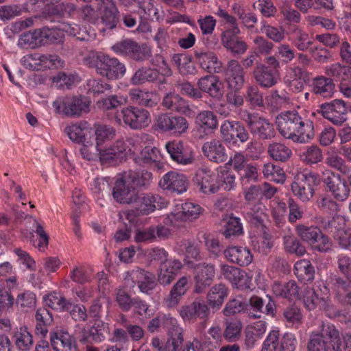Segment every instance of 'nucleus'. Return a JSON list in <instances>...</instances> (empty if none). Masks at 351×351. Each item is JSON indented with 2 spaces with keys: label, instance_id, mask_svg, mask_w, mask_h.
Instances as JSON below:
<instances>
[{
  "label": "nucleus",
  "instance_id": "obj_18",
  "mask_svg": "<svg viewBox=\"0 0 351 351\" xmlns=\"http://www.w3.org/2000/svg\"><path fill=\"white\" fill-rule=\"evenodd\" d=\"M128 146L123 140H117L109 147L99 150V160L103 164L117 165L125 160Z\"/></svg>",
  "mask_w": 351,
  "mask_h": 351
},
{
  "label": "nucleus",
  "instance_id": "obj_17",
  "mask_svg": "<svg viewBox=\"0 0 351 351\" xmlns=\"http://www.w3.org/2000/svg\"><path fill=\"white\" fill-rule=\"evenodd\" d=\"M194 291L201 293L210 286L215 276V266L213 263L203 262L193 267Z\"/></svg>",
  "mask_w": 351,
  "mask_h": 351
},
{
  "label": "nucleus",
  "instance_id": "obj_54",
  "mask_svg": "<svg viewBox=\"0 0 351 351\" xmlns=\"http://www.w3.org/2000/svg\"><path fill=\"white\" fill-rule=\"evenodd\" d=\"M197 125L204 130H215L218 125L217 116L209 110L200 112L195 118Z\"/></svg>",
  "mask_w": 351,
  "mask_h": 351
},
{
  "label": "nucleus",
  "instance_id": "obj_63",
  "mask_svg": "<svg viewBox=\"0 0 351 351\" xmlns=\"http://www.w3.org/2000/svg\"><path fill=\"white\" fill-rule=\"evenodd\" d=\"M90 86L89 93L94 97L107 95L111 93L112 90V86L103 79L93 80Z\"/></svg>",
  "mask_w": 351,
  "mask_h": 351
},
{
  "label": "nucleus",
  "instance_id": "obj_11",
  "mask_svg": "<svg viewBox=\"0 0 351 351\" xmlns=\"http://www.w3.org/2000/svg\"><path fill=\"white\" fill-rule=\"evenodd\" d=\"M155 126L157 130L160 131L170 132L176 136H181L188 132L189 123L182 116L162 113L157 117Z\"/></svg>",
  "mask_w": 351,
  "mask_h": 351
},
{
  "label": "nucleus",
  "instance_id": "obj_32",
  "mask_svg": "<svg viewBox=\"0 0 351 351\" xmlns=\"http://www.w3.org/2000/svg\"><path fill=\"white\" fill-rule=\"evenodd\" d=\"M311 289L315 290V293H317L319 300H321V309L324 311L326 315H334L333 308L335 306L331 302L330 297V287L327 285V280L324 282L322 280H317L314 282ZM317 295V294H315Z\"/></svg>",
  "mask_w": 351,
  "mask_h": 351
},
{
  "label": "nucleus",
  "instance_id": "obj_5",
  "mask_svg": "<svg viewBox=\"0 0 351 351\" xmlns=\"http://www.w3.org/2000/svg\"><path fill=\"white\" fill-rule=\"evenodd\" d=\"M165 204L163 199L152 193H136L130 203L132 208L125 213V217L130 221H134L136 217L148 215Z\"/></svg>",
  "mask_w": 351,
  "mask_h": 351
},
{
  "label": "nucleus",
  "instance_id": "obj_23",
  "mask_svg": "<svg viewBox=\"0 0 351 351\" xmlns=\"http://www.w3.org/2000/svg\"><path fill=\"white\" fill-rule=\"evenodd\" d=\"M101 299V298L99 297L94 300L89 310V317H93V320H89V324L94 322L89 329V338L91 337L93 341L95 342H100L105 339L104 334L105 331L104 324L100 319L99 316L102 306Z\"/></svg>",
  "mask_w": 351,
  "mask_h": 351
},
{
  "label": "nucleus",
  "instance_id": "obj_46",
  "mask_svg": "<svg viewBox=\"0 0 351 351\" xmlns=\"http://www.w3.org/2000/svg\"><path fill=\"white\" fill-rule=\"evenodd\" d=\"M129 96L133 103L141 106L154 107L157 104L155 95L152 92L134 88L130 90Z\"/></svg>",
  "mask_w": 351,
  "mask_h": 351
},
{
  "label": "nucleus",
  "instance_id": "obj_26",
  "mask_svg": "<svg viewBox=\"0 0 351 351\" xmlns=\"http://www.w3.org/2000/svg\"><path fill=\"white\" fill-rule=\"evenodd\" d=\"M220 272L221 275L229 281L234 288L245 289L250 287L249 278L243 270L232 265L221 264Z\"/></svg>",
  "mask_w": 351,
  "mask_h": 351
},
{
  "label": "nucleus",
  "instance_id": "obj_58",
  "mask_svg": "<svg viewBox=\"0 0 351 351\" xmlns=\"http://www.w3.org/2000/svg\"><path fill=\"white\" fill-rule=\"evenodd\" d=\"M245 100L254 108H262L265 106L263 93L256 85L246 88Z\"/></svg>",
  "mask_w": 351,
  "mask_h": 351
},
{
  "label": "nucleus",
  "instance_id": "obj_40",
  "mask_svg": "<svg viewBox=\"0 0 351 351\" xmlns=\"http://www.w3.org/2000/svg\"><path fill=\"white\" fill-rule=\"evenodd\" d=\"M188 283L189 278L182 276L173 285L169 295L165 299L168 306L174 307L179 304L182 296L184 295L188 291Z\"/></svg>",
  "mask_w": 351,
  "mask_h": 351
},
{
  "label": "nucleus",
  "instance_id": "obj_2",
  "mask_svg": "<svg viewBox=\"0 0 351 351\" xmlns=\"http://www.w3.org/2000/svg\"><path fill=\"white\" fill-rule=\"evenodd\" d=\"M89 67L109 80L121 79L126 73V66L118 58L101 53L89 52Z\"/></svg>",
  "mask_w": 351,
  "mask_h": 351
},
{
  "label": "nucleus",
  "instance_id": "obj_15",
  "mask_svg": "<svg viewBox=\"0 0 351 351\" xmlns=\"http://www.w3.org/2000/svg\"><path fill=\"white\" fill-rule=\"evenodd\" d=\"M319 107L323 117L337 125H341L347 120V114L351 110V106L343 99H334Z\"/></svg>",
  "mask_w": 351,
  "mask_h": 351
},
{
  "label": "nucleus",
  "instance_id": "obj_38",
  "mask_svg": "<svg viewBox=\"0 0 351 351\" xmlns=\"http://www.w3.org/2000/svg\"><path fill=\"white\" fill-rule=\"evenodd\" d=\"M326 280L327 285L332 291L335 300L351 288V278L341 276L337 273H330Z\"/></svg>",
  "mask_w": 351,
  "mask_h": 351
},
{
  "label": "nucleus",
  "instance_id": "obj_36",
  "mask_svg": "<svg viewBox=\"0 0 351 351\" xmlns=\"http://www.w3.org/2000/svg\"><path fill=\"white\" fill-rule=\"evenodd\" d=\"M12 339L18 351H30L33 337L25 326H17L12 332Z\"/></svg>",
  "mask_w": 351,
  "mask_h": 351
},
{
  "label": "nucleus",
  "instance_id": "obj_47",
  "mask_svg": "<svg viewBox=\"0 0 351 351\" xmlns=\"http://www.w3.org/2000/svg\"><path fill=\"white\" fill-rule=\"evenodd\" d=\"M51 343L56 351H60L59 345L62 347V351H75V343L67 332L51 334Z\"/></svg>",
  "mask_w": 351,
  "mask_h": 351
},
{
  "label": "nucleus",
  "instance_id": "obj_22",
  "mask_svg": "<svg viewBox=\"0 0 351 351\" xmlns=\"http://www.w3.org/2000/svg\"><path fill=\"white\" fill-rule=\"evenodd\" d=\"M158 82V89L162 90L166 84V79L162 77L159 71L149 66H141L132 75L130 80L131 84L134 86L142 85L147 82L153 83Z\"/></svg>",
  "mask_w": 351,
  "mask_h": 351
},
{
  "label": "nucleus",
  "instance_id": "obj_8",
  "mask_svg": "<svg viewBox=\"0 0 351 351\" xmlns=\"http://www.w3.org/2000/svg\"><path fill=\"white\" fill-rule=\"evenodd\" d=\"M111 49L117 54L136 62H144L149 60L152 56V49L145 43L138 42L126 38L117 42L111 47Z\"/></svg>",
  "mask_w": 351,
  "mask_h": 351
},
{
  "label": "nucleus",
  "instance_id": "obj_56",
  "mask_svg": "<svg viewBox=\"0 0 351 351\" xmlns=\"http://www.w3.org/2000/svg\"><path fill=\"white\" fill-rule=\"evenodd\" d=\"M202 212L201 206L197 204L186 202L182 204L178 217L184 221H193L197 219Z\"/></svg>",
  "mask_w": 351,
  "mask_h": 351
},
{
  "label": "nucleus",
  "instance_id": "obj_21",
  "mask_svg": "<svg viewBox=\"0 0 351 351\" xmlns=\"http://www.w3.org/2000/svg\"><path fill=\"white\" fill-rule=\"evenodd\" d=\"M158 184L163 190L179 195L187 191L189 182L183 173L171 171L162 176Z\"/></svg>",
  "mask_w": 351,
  "mask_h": 351
},
{
  "label": "nucleus",
  "instance_id": "obj_13",
  "mask_svg": "<svg viewBox=\"0 0 351 351\" xmlns=\"http://www.w3.org/2000/svg\"><path fill=\"white\" fill-rule=\"evenodd\" d=\"M124 124L134 130L146 128L151 123L152 119L148 110L136 106H127L121 110Z\"/></svg>",
  "mask_w": 351,
  "mask_h": 351
},
{
  "label": "nucleus",
  "instance_id": "obj_3",
  "mask_svg": "<svg viewBox=\"0 0 351 351\" xmlns=\"http://www.w3.org/2000/svg\"><path fill=\"white\" fill-rule=\"evenodd\" d=\"M307 351H342L339 332L332 324L323 326L319 333H313Z\"/></svg>",
  "mask_w": 351,
  "mask_h": 351
},
{
  "label": "nucleus",
  "instance_id": "obj_42",
  "mask_svg": "<svg viewBox=\"0 0 351 351\" xmlns=\"http://www.w3.org/2000/svg\"><path fill=\"white\" fill-rule=\"evenodd\" d=\"M133 187L147 188L152 181V173L147 170H129L123 173Z\"/></svg>",
  "mask_w": 351,
  "mask_h": 351
},
{
  "label": "nucleus",
  "instance_id": "obj_44",
  "mask_svg": "<svg viewBox=\"0 0 351 351\" xmlns=\"http://www.w3.org/2000/svg\"><path fill=\"white\" fill-rule=\"evenodd\" d=\"M93 129L94 130L95 147L97 151L101 149V146L106 141L112 140L116 135V130L109 125L95 123Z\"/></svg>",
  "mask_w": 351,
  "mask_h": 351
},
{
  "label": "nucleus",
  "instance_id": "obj_50",
  "mask_svg": "<svg viewBox=\"0 0 351 351\" xmlns=\"http://www.w3.org/2000/svg\"><path fill=\"white\" fill-rule=\"evenodd\" d=\"M267 153L273 160L282 162L288 160L292 154L289 147L285 144L276 142L269 144Z\"/></svg>",
  "mask_w": 351,
  "mask_h": 351
},
{
  "label": "nucleus",
  "instance_id": "obj_45",
  "mask_svg": "<svg viewBox=\"0 0 351 351\" xmlns=\"http://www.w3.org/2000/svg\"><path fill=\"white\" fill-rule=\"evenodd\" d=\"M326 73L338 82L339 85L351 82V67L349 66L333 64L326 69Z\"/></svg>",
  "mask_w": 351,
  "mask_h": 351
},
{
  "label": "nucleus",
  "instance_id": "obj_14",
  "mask_svg": "<svg viewBox=\"0 0 351 351\" xmlns=\"http://www.w3.org/2000/svg\"><path fill=\"white\" fill-rule=\"evenodd\" d=\"M58 112L67 117H77L88 107V99L85 96H74L60 98L53 103Z\"/></svg>",
  "mask_w": 351,
  "mask_h": 351
},
{
  "label": "nucleus",
  "instance_id": "obj_1",
  "mask_svg": "<svg viewBox=\"0 0 351 351\" xmlns=\"http://www.w3.org/2000/svg\"><path fill=\"white\" fill-rule=\"evenodd\" d=\"M279 133L295 143H304L315 136L313 123L296 110L285 111L276 118Z\"/></svg>",
  "mask_w": 351,
  "mask_h": 351
},
{
  "label": "nucleus",
  "instance_id": "obj_39",
  "mask_svg": "<svg viewBox=\"0 0 351 351\" xmlns=\"http://www.w3.org/2000/svg\"><path fill=\"white\" fill-rule=\"evenodd\" d=\"M228 295V289L223 283L213 286L207 294V302L213 310H219Z\"/></svg>",
  "mask_w": 351,
  "mask_h": 351
},
{
  "label": "nucleus",
  "instance_id": "obj_28",
  "mask_svg": "<svg viewBox=\"0 0 351 351\" xmlns=\"http://www.w3.org/2000/svg\"><path fill=\"white\" fill-rule=\"evenodd\" d=\"M226 81L228 88L241 89L245 83V71L237 60H230L227 63Z\"/></svg>",
  "mask_w": 351,
  "mask_h": 351
},
{
  "label": "nucleus",
  "instance_id": "obj_16",
  "mask_svg": "<svg viewBox=\"0 0 351 351\" xmlns=\"http://www.w3.org/2000/svg\"><path fill=\"white\" fill-rule=\"evenodd\" d=\"M322 182L336 199L344 201L348 197L349 185L346 179L342 178L339 174L326 170L323 173Z\"/></svg>",
  "mask_w": 351,
  "mask_h": 351
},
{
  "label": "nucleus",
  "instance_id": "obj_20",
  "mask_svg": "<svg viewBox=\"0 0 351 351\" xmlns=\"http://www.w3.org/2000/svg\"><path fill=\"white\" fill-rule=\"evenodd\" d=\"M247 304L253 311L249 313V316L252 318H261L263 313L270 315L272 317L276 316V303L272 298L268 295H265V298L252 295Z\"/></svg>",
  "mask_w": 351,
  "mask_h": 351
},
{
  "label": "nucleus",
  "instance_id": "obj_57",
  "mask_svg": "<svg viewBox=\"0 0 351 351\" xmlns=\"http://www.w3.org/2000/svg\"><path fill=\"white\" fill-rule=\"evenodd\" d=\"M223 227V234L226 239L231 237H239L243 233L240 218L234 216H230Z\"/></svg>",
  "mask_w": 351,
  "mask_h": 351
},
{
  "label": "nucleus",
  "instance_id": "obj_37",
  "mask_svg": "<svg viewBox=\"0 0 351 351\" xmlns=\"http://www.w3.org/2000/svg\"><path fill=\"white\" fill-rule=\"evenodd\" d=\"M164 108L179 113L186 114L191 111L189 102L175 92L167 93L162 99Z\"/></svg>",
  "mask_w": 351,
  "mask_h": 351
},
{
  "label": "nucleus",
  "instance_id": "obj_29",
  "mask_svg": "<svg viewBox=\"0 0 351 351\" xmlns=\"http://www.w3.org/2000/svg\"><path fill=\"white\" fill-rule=\"evenodd\" d=\"M195 58L199 66L210 73H219L222 69V63L213 51L195 50Z\"/></svg>",
  "mask_w": 351,
  "mask_h": 351
},
{
  "label": "nucleus",
  "instance_id": "obj_49",
  "mask_svg": "<svg viewBox=\"0 0 351 351\" xmlns=\"http://www.w3.org/2000/svg\"><path fill=\"white\" fill-rule=\"evenodd\" d=\"M61 0H30L32 5H38L41 8L42 13L45 16L61 15L63 11V3H60Z\"/></svg>",
  "mask_w": 351,
  "mask_h": 351
},
{
  "label": "nucleus",
  "instance_id": "obj_48",
  "mask_svg": "<svg viewBox=\"0 0 351 351\" xmlns=\"http://www.w3.org/2000/svg\"><path fill=\"white\" fill-rule=\"evenodd\" d=\"M127 99L122 95H110L98 99L94 104V108L103 111L112 110L126 104Z\"/></svg>",
  "mask_w": 351,
  "mask_h": 351
},
{
  "label": "nucleus",
  "instance_id": "obj_4",
  "mask_svg": "<svg viewBox=\"0 0 351 351\" xmlns=\"http://www.w3.org/2000/svg\"><path fill=\"white\" fill-rule=\"evenodd\" d=\"M89 23H95L99 19L109 29L116 27L119 11L112 0H89Z\"/></svg>",
  "mask_w": 351,
  "mask_h": 351
},
{
  "label": "nucleus",
  "instance_id": "obj_7",
  "mask_svg": "<svg viewBox=\"0 0 351 351\" xmlns=\"http://www.w3.org/2000/svg\"><path fill=\"white\" fill-rule=\"evenodd\" d=\"M320 183L319 176L317 173L304 170L298 172L294 177L291 185L295 196L302 202H309L315 194V188Z\"/></svg>",
  "mask_w": 351,
  "mask_h": 351
},
{
  "label": "nucleus",
  "instance_id": "obj_19",
  "mask_svg": "<svg viewBox=\"0 0 351 351\" xmlns=\"http://www.w3.org/2000/svg\"><path fill=\"white\" fill-rule=\"evenodd\" d=\"M69 138L80 145L79 155L85 160H88L86 135L88 134V122L77 121L65 128Z\"/></svg>",
  "mask_w": 351,
  "mask_h": 351
},
{
  "label": "nucleus",
  "instance_id": "obj_53",
  "mask_svg": "<svg viewBox=\"0 0 351 351\" xmlns=\"http://www.w3.org/2000/svg\"><path fill=\"white\" fill-rule=\"evenodd\" d=\"M216 177L219 191H230L236 186L235 175L229 170L221 169L219 171Z\"/></svg>",
  "mask_w": 351,
  "mask_h": 351
},
{
  "label": "nucleus",
  "instance_id": "obj_30",
  "mask_svg": "<svg viewBox=\"0 0 351 351\" xmlns=\"http://www.w3.org/2000/svg\"><path fill=\"white\" fill-rule=\"evenodd\" d=\"M197 86L199 90L215 99H220L223 95V84L216 75H208L201 77L197 82Z\"/></svg>",
  "mask_w": 351,
  "mask_h": 351
},
{
  "label": "nucleus",
  "instance_id": "obj_10",
  "mask_svg": "<svg viewBox=\"0 0 351 351\" xmlns=\"http://www.w3.org/2000/svg\"><path fill=\"white\" fill-rule=\"evenodd\" d=\"M220 136L225 143H246L250 138L247 126L239 121L225 120L220 126Z\"/></svg>",
  "mask_w": 351,
  "mask_h": 351
},
{
  "label": "nucleus",
  "instance_id": "obj_62",
  "mask_svg": "<svg viewBox=\"0 0 351 351\" xmlns=\"http://www.w3.org/2000/svg\"><path fill=\"white\" fill-rule=\"evenodd\" d=\"M252 8L265 18L274 17L278 12L271 0H256L252 4Z\"/></svg>",
  "mask_w": 351,
  "mask_h": 351
},
{
  "label": "nucleus",
  "instance_id": "obj_35",
  "mask_svg": "<svg viewBox=\"0 0 351 351\" xmlns=\"http://www.w3.org/2000/svg\"><path fill=\"white\" fill-rule=\"evenodd\" d=\"M129 181L126 180L125 176L123 174L122 178L118 179L113 188V197L117 202L121 204H130L133 197L136 193L134 190H131L129 185Z\"/></svg>",
  "mask_w": 351,
  "mask_h": 351
},
{
  "label": "nucleus",
  "instance_id": "obj_55",
  "mask_svg": "<svg viewBox=\"0 0 351 351\" xmlns=\"http://www.w3.org/2000/svg\"><path fill=\"white\" fill-rule=\"evenodd\" d=\"M37 322L36 331L38 333L45 336L47 332V326H49L53 322V315L47 308H38L35 315Z\"/></svg>",
  "mask_w": 351,
  "mask_h": 351
},
{
  "label": "nucleus",
  "instance_id": "obj_51",
  "mask_svg": "<svg viewBox=\"0 0 351 351\" xmlns=\"http://www.w3.org/2000/svg\"><path fill=\"white\" fill-rule=\"evenodd\" d=\"M247 307V304L243 297L238 295L227 302L223 309V314L226 317H232L245 313Z\"/></svg>",
  "mask_w": 351,
  "mask_h": 351
},
{
  "label": "nucleus",
  "instance_id": "obj_43",
  "mask_svg": "<svg viewBox=\"0 0 351 351\" xmlns=\"http://www.w3.org/2000/svg\"><path fill=\"white\" fill-rule=\"evenodd\" d=\"M333 80L324 76L317 77L313 82V92L323 97H330L335 93Z\"/></svg>",
  "mask_w": 351,
  "mask_h": 351
},
{
  "label": "nucleus",
  "instance_id": "obj_27",
  "mask_svg": "<svg viewBox=\"0 0 351 351\" xmlns=\"http://www.w3.org/2000/svg\"><path fill=\"white\" fill-rule=\"evenodd\" d=\"M128 274L132 282L137 284L139 290L143 293L149 294L156 286L155 275L144 269L137 267L130 271Z\"/></svg>",
  "mask_w": 351,
  "mask_h": 351
},
{
  "label": "nucleus",
  "instance_id": "obj_59",
  "mask_svg": "<svg viewBox=\"0 0 351 351\" xmlns=\"http://www.w3.org/2000/svg\"><path fill=\"white\" fill-rule=\"evenodd\" d=\"M139 158L145 164H156L158 167V162L162 158L160 150L152 146H146L141 150Z\"/></svg>",
  "mask_w": 351,
  "mask_h": 351
},
{
  "label": "nucleus",
  "instance_id": "obj_52",
  "mask_svg": "<svg viewBox=\"0 0 351 351\" xmlns=\"http://www.w3.org/2000/svg\"><path fill=\"white\" fill-rule=\"evenodd\" d=\"M295 232L298 237L308 244L317 239V237L322 230L317 226H306L303 223L298 224L295 228Z\"/></svg>",
  "mask_w": 351,
  "mask_h": 351
},
{
  "label": "nucleus",
  "instance_id": "obj_60",
  "mask_svg": "<svg viewBox=\"0 0 351 351\" xmlns=\"http://www.w3.org/2000/svg\"><path fill=\"white\" fill-rule=\"evenodd\" d=\"M38 43H42L39 29L21 34L17 45L21 48H34Z\"/></svg>",
  "mask_w": 351,
  "mask_h": 351
},
{
  "label": "nucleus",
  "instance_id": "obj_41",
  "mask_svg": "<svg viewBox=\"0 0 351 351\" xmlns=\"http://www.w3.org/2000/svg\"><path fill=\"white\" fill-rule=\"evenodd\" d=\"M293 272L298 279L304 284L311 282L315 278V267L307 259L297 261L294 265Z\"/></svg>",
  "mask_w": 351,
  "mask_h": 351
},
{
  "label": "nucleus",
  "instance_id": "obj_6",
  "mask_svg": "<svg viewBox=\"0 0 351 351\" xmlns=\"http://www.w3.org/2000/svg\"><path fill=\"white\" fill-rule=\"evenodd\" d=\"M265 64H256L252 71V77L262 88L274 86L280 79V61L276 56H268L264 59Z\"/></svg>",
  "mask_w": 351,
  "mask_h": 351
},
{
  "label": "nucleus",
  "instance_id": "obj_24",
  "mask_svg": "<svg viewBox=\"0 0 351 351\" xmlns=\"http://www.w3.org/2000/svg\"><path fill=\"white\" fill-rule=\"evenodd\" d=\"M193 181L199 190L204 194H214L219 191L217 177L207 168L199 169L195 172Z\"/></svg>",
  "mask_w": 351,
  "mask_h": 351
},
{
  "label": "nucleus",
  "instance_id": "obj_31",
  "mask_svg": "<svg viewBox=\"0 0 351 351\" xmlns=\"http://www.w3.org/2000/svg\"><path fill=\"white\" fill-rule=\"evenodd\" d=\"M182 267V263L177 259L169 260L160 265L158 281L162 285H170L180 274Z\"/></svg>",
  "mask_w": 351,
  "mask_h": 351
},
{
  "label": "nucleus",
  "instance_id": "obj_34",
  "mask_svg": "<svg viewBox=\"0 0 351 351\" xmlns=\"http://www.w3.org/2000/svg\"><path fill=\"white\" fill-rule=\"evenodd\" d=\"M202 152L207 158L214 162H223L227 159L226 149L221 142L217 139H213L204 143Z\"/></svg>",
  "mask_w": 351,
  "mask_h": 351
},
{
  "label": "nucleus",
  "instance_id": "obj_12",
  "mask_svg": "<svg viewBox=\"0 0 351 351\" xmlns=\"http://www.w3.org/2000/svg\"><path fill=\"white\" fill-rule=\"evenodd\" d=\"M297 346L293 334L287 332L280 339L279 330H271L263 343L262 351H297Z\"/></svg>",
  "mask_w": 351,
  "mask_h": 351
},
{
  "label": "nucleus",
  "instance_id": "obj_25",
  "mask_svg": "<svg viewBox=\"0 0 351 351\" xmlns=\"http://www.w3.org/2000/svg\"><path fill=\"white\" fill-rule=\"evenodd\" d=\"M165 147L171 159L178 164L189 165L195 160L193 151L181 141L168 142Z\"/></svg>",
  "mask_w": 351,
  "mask_h": 351
},
{
  "label": "nucleus",
  "instance_id": "obj_64",
  "mask_svg": "<svg viewBox=\"0 0 351 351\" xmlns=\"http://www.w3.org/2000/svg\"><path fill=\"white\" fill-rule=\"evenodd\" d=\"M276 289H279V295L289 300L297 299L300 295V287L296 282L291 280L283 285H278Z\"/></svg>",
  "mask_w": 351,
  "mask_h": 351
},
{
  "label": "nucleus",
  "instance_id": "obj_9",
  "mask_svg": "<svg viewBox=\"0 0 351 351\" xmlns=\"http://www.w3.org/2000/svg\"><path fill=\"white\" fill-rule=\"evenodd\" d=\"M244 121L250 134L259 140H271L276 136L274 124L267 118L258 113H247Z\"/></svg>",
  "mask_w": 351,
  "mask_h": 351
},
{
  "label": "nucleus",
  "instance_id": "obj_33",
  "mask_svg": "<svg viewBox=\"0 0 351 351\" xmlns=\"http://www.w3.org/2000/svg\"><path fill=\"white\" fill-rule=\"evenodd\" d=\"M225 257L233 263L241 267L247 266L252 261V255L247 247L232 246L223 250Z\"/></svg>",
  "mask_w": 351,
  "mask_h": 351
},
{
  "label": "nucleus",
  "instance_id": "obj_61",
  "mask_svg": "<svg viewBox=\"0 0 351 351\" xmlns=\"http://www.w3.org/2000/svg\"><path fill=\"white\" fill-rule=\"evenodd\" d=\"M293 35L294 45L300 51H306L313 45L312 37L300 29H295Z\"/></svg>",
  "mask_w": 351,
  "mask_h": 351
}]
</instances>
